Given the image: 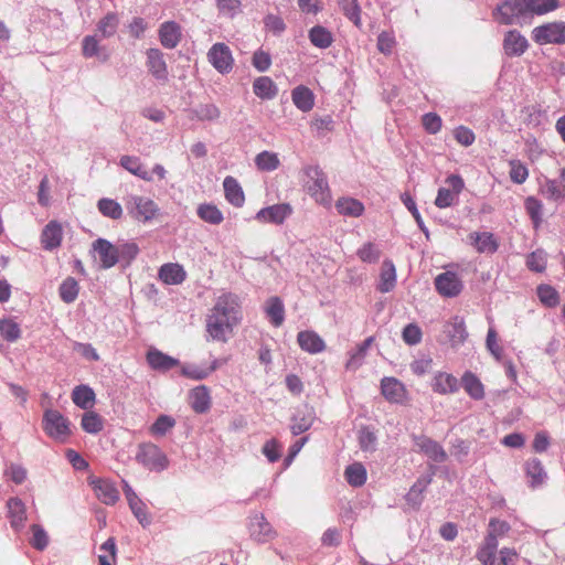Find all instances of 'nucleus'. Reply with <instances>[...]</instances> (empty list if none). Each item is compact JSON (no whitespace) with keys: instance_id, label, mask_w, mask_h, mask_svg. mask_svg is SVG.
Masks as SVG:
<instances>
[{"instance_id":"f257e3e1","label":"nucleus","mask_w":565,"mask_h":565,"mask_svg":"<svg viewBox=\"0 0 565 565\" xmlns=\"http://www.w3.org/2000/svg\"><path fill=\"white\" fill-rule=\"evenodd\" d=\"M241 306L237 296H220L206 317V332L213 341L225 343L234 328L241 322Z\"/></svg>"},{"instance_id":"f03ea898","label":"nucleus","mask_w":565,"mask_h":565,"mask_svg":"<svg viewBox=\"0 0 565 565\" xmlns=\"http://www.w3.org/2000/svg\"><path fill=\"white\" fill-rule=\"evenodd\" d=\"M305 186L315 201L321 205L331 204V191L324 172L319 167H308L305 169Z\"/></svg>"},{"instance_id":"7ed1b4c3","label":"nucleus","mask_w":565,"mask_h":565,"mask_svg":"<svg viewBox=\"0 0 565 565\" xmlns=\"http://www.w3.org/2000/svg\"><path fill=\"white\" fill-rule=\"evenodd\" d=\"M128 214L139 223H150L160 214L159 205L150 198L130 195L126 201Z\"/></svg>"},{"instance_id":"20e7f679","label":"nucleus","mask_w":565,"mask_h":565,"mask_svg":"<svg viewBox=\"0 0 565 565\" xmlns=\"http://www.w3.org/2000/svg\"><path fill=\"white\" fill-rule=\"evenodd\" d=\"M42 427L44 433L57 443H65L71 434V423L61 412L46 409L43 414Z\"/></svg>"},{"instance_id":"39448f33","label":"nucleus","mask_w":565,"mask_h":565,"mask_svg":"<svg viewBox=\"0 0 565 565\" xmlns=\"http://www.w3.org/2000/svg\"><path fill=\"white\" fill-rule=\"evenodd\" d=\"M526 0H504L493 11L494 18L505 25L521 23L530 17Z\"/></svg>"},{"instance_id":"423d86ee","label":"nucleus","mask_w":565,"mask_h":565,"mask_svg":"<svg viewBox=\"0 0 565 565\" xmlns=\"http://www.w3.org/2000/svg\"><path fill=\"white\" fill-rule=\"evenodd\" d=\"M136 460L150 471H162L169 465L166 454L152 443H142L138 446Z\"/></svg>"},{"instance_id":"0eeeda50","label":"nucleus","mask_w":565,"mask_h":565,"mask_svg":"<svg viewBox=\"0 0 565 565\" xmlns=\"http://www.w3.org/2000/svg\"><path fill=\"white\" fill-rule=\"evenodd\" d=\"M532 39L537 44H565V22L555 21L539 25L532 31Z\"/></svg>"},{"instance_id":"6e6552de","label":"nucleus","mask_w":565,"mask_h":565,"mask_svg":"<svg viewBox=\"0 0 565 565\" xmlns=\"http://www.w3.org/2000/svg\"><path fill=\"white\" fill-rule=\"evenodd\" d=\"M446 183L450 189L440 188L435 199V205L439 209H446L454 205L458 201V195L465 188L463 179L459 174L448 175Z\"/></svg>"},{"instance_id":"1a4fd4ad","label":"nucleus","mask_w":565,"mask_h":565,"mask_svg":"<svg viewBox=\"0 0 565 565\" xmlns=\"http://www.w3.org/2000/svg\"><path fill=\"white\" fill-rule=\"evenodd\" d=\"M211 65L221 74H228L234 67V57L231 49L222 42L215 43L207 52Z\"/></svg>"},{"instance_id":"9d476101","label":"nucleus","mask_w":565,"mask_h":565,"mask_svg":"<svg viewBox=\"0 0 565 565\" xmlns=\"http://www.w3.org/2000/svg\"><path fill=\"white\" fill-rule=\"evenodd\" d=\"M435 287L443 297L452 298L461 292L463 285L456 273L448 270L435 278Z\"/></svg>"},{"instance_id":"9b49d317","label":"nucleus","mask_w":565,"mask_h":565,"mask_svg":"<svg viewBox=\"0 0 565 565\" xmlns=\"http://www.w3.org/2000/svg\"><path fill=\"white\" fill-rule=\"evenodd\" d=\"M413 440L415 443V446L419 449V451L427 456L434 462L441 463L447 460L446 450L436 440L424 435L413 436Z\"/></svg>"},{"instance_id":"f8f14e48","label":"nucleus","mask_w":565,"mask_h":565,"mask_svg":"<svg viewBox=\"0 0 565 565\" xmlns=\"http://www.w3.org/2000/svg\"><path fill=\"white\" fill-rule=\"evenodd\" d=\"M89 484L99 501L107 505H114L119 500V491L114 482L107 479H92Z\"/></svg>"},{"instance_id":"ddd939ff","label":"nucleus","mask_w":565,"mask_h":565,"mask_svg":"<svg viewBox=\"0 0 565 565\" xmlns=\"http://www.w3.org/2000/svg\"><path fill=\"white\" fill-rule=\"evenodd\" d=\"M93 249L98 254L100 265L105 269L114 267L119 262L116 245L105 238H97L93 243Z\"/></svg>"},{"instance_id":"4468645a","label":"nucleus","mask_w":565,"mask_h":565,"mask_svg":"<svg viewBox=\"0 0 565 565\" xmlns=\"http://www.w3.org/2000/svg\"><path fill=\"white\" fill-rule=\"evenodd\" d=\"M63 228L57 221H50L41 233V245L45 250H53L61 246Z\"/></svg>"},{"instance_id":"2eb2a0df","label":"nucleus","mask_w":565,"mask_h":565,"mask_svg":"<svg viewBox=\"0 0 565 565\" xmlns=\"http://www.w3.org/2000/svg\"><path fill=\"white\" fill-rule=\"evenodd\" d=\"M430 472L426 476H422L417 479V481L412 486L409 491L406 493L405 499L408 504L414 508H419L423 502V492L426 488L431 483L433 477L436 471L435 466H429Z\"/></svg>"},{"instance_id":"dca6fc26","label":"nucleus","mask_w":565,"mask_h":565,"mask_svg":"<svg viewBox=\"0 0 565 565\" xmlns=\"http://www.w3.org/2000/svg\"><path fill=\"white\" fill-rule=\"evenodd\" d=\"M8 519L10 525L14 531H20L24 527L26 521L25 504L19 498H10L7 501Z\"/></svg>"},{"instance_id":"f3484780","label":"nucleus","mask_w":565,"mask_h":565,"mask_svg":"<svg viewBox=\"0 0 565 565\" xmlns=\"http://www.w3.org/2000/svg\"><path fill=\"white\" fill-rule=\"evenodd\" d=\"M182 38V29L174 21L163 22L159 28V39L166 49H174L178 46Z\"/></svg>"},{"instance_id":"a211bd4d","label":"nucleus","mask_w":565,"mask_h":565,"mask_svg":"<svg viewBox=\"0 0 565 565\" xmlns=\"http://www.w3.org/2000/svg\"><path fill=\"white\" fill-rule=\"evenodd\" d=\"M297 342L301 350L310 354H317L326 350L324 340L312 330L300 331L297 335Z\"/></svg>"},{"instance_id":"6ab92c4d","label":"nucleus","mask_w":565,"mask_h":565,"mask_svg":"<svg viewBox=\"0 0 565 565\" xmlns=\"http://www.w3.org/2000/svg\"><path fill=\"white\" fill-rule=\"evenodd\" d=\"M527 40L516 30L508 31L503 40V49L509 56H520L527 50Z\"/></svg>"},{"instance_id":"aec40b11","label":"nucleus","mask_w":565,"mask_h":565,"mask_svg":"<svg viewBox=\"0 0 565 565\" xmlns=\"http://www.w3.org/2000/svg\"><path fill=\"white\" fill-rule=\"evenodd\" d=\"M158 276L167 285H179L185 280L186 273L180 264L168 263L160 267Z\"/></svg>"},{"instance_id":"412c9836","label":"nucleus","mask_w":565,"mask_h":565,"mask_svg":"<svg viewBox=\"0 0 565 565\" xmlns=\"http://www.w3.org/2000/svg\"><path fill=\"white\" fill-rule=\"evenodd\" d=\"M433 391L447 395L456 393L459 390L458 380L450 373L437 372L431 383Z\"/></svg>"},{"instance_id":"4be33fe9","label":"nucleus","mask_w":565,"mask_h":565,"mask_svg":"<svg viewBox=\"0 0 565 565\" xmlns=\"http://www.w3.org/2000/svg\"><path fill=\"white\" fill-rule=\"evenodd\" d=\"M147 362L151 369L166 372L179 365V361L157 349H151L147 353Z\"/></svg>"},{"instance_id":"5701e85b","label":"nucleus","mask_w":565,"mask_h":565,"mask_svg":"<svg viewBox=\"0 0 565 565\" xmlns=\"http://www.w3.org/2000/svg\"><path fill=\"white\" fill-rule=\"evenodd\" d=\"M147 66L149 72L157 79H167L168 71L163 54L158 49H149L147 51Z\"/></svg>"},{"instance_id":"b1692460","label":"nucleus","mask_w":565,"mask_h":565,"mask_svg":"<svg viewBox=\"0 0 565 565\" xmlns=\"http://www.w3.org/2000/svg\"><path fill=\"white\" fill-rule=\"evenodd\" d=\"M381 392L383 396L391 403H402L405 395L404 385L395 377L382 379Z\"/></svg>"},{"instance_id":"393cba45","label":"nucleus","mask_w":565,"mask_h":565,"mask_svg":"<svg viewBox=\"0 0 565 565\" xmlns=\"http://www.w3.org/2000/svg\"><path fill=\"white\" fill-rule=\"evenodd\" d=\"M445 332L447 333L452 347L462 344L468 337L465 321L459 316L451 318L445 327Z\"/></svg>"},{"instance_id":"a878e982","label":"nucleus","mask_w":565,"mask_h":565,"mask_svg":"<svg viewBox=\"0 0 565 565\" xmlns=\"http://www.w3.org/2000/svg\"><path fill=\"white\" fill-rule=\"evenodd\" d=\"M291 100L303 113L310 111L315 106V95L305 85H299L291 90Z\"/></svg>"},{"instance_id":"bb28decb","label":"nucleus","mask_w":565,"mask_h":565,"mask_svg":"<svg viewBox=\"0 0 565 565\" xmlns=\"http://www.w3.org/2000/svg\"><path fill=\"white\" fill-rule=\"evenodd\" d=\"M223 186L226 201L236 207L243 206L245 194L237 180L228 175L224 179Z\"/></svg>"},{"instance_id":"cd10ccee","label":"nucleus","mask_w":565,"mask_h":565,"mask_svg":"<svg viewBox=\"0 0 565 565\" xmlns=\"http://www.w3.org/2000/svg\"><path fill=\"white\" fill-rule=\"evenodd\" d=\"M125 494L128 501V504L134 513V515L138 519L139 523L142 526H147L150 524V519L147 514L146 504L138 498V495L132 491V489L126 484Z\"/></svg>"},{"instance_id":"c85d7f7f","label":"nucleus","mask_w":565,"mask_h":565,"mask_svg":"<svg viewBox=\"0 0 565 565\" xmlns=\"http://www.w3.org/2000/svg\"><path fill=\"white\" fill-rule=\"evenodd\" d=\"M192 409L198 414L206 413L211 407L210 390L205 385L193 388L190 393Z\"/></svg>"},{"instance_id":"c756f323","label":"nucleus","mask_w":565,"mask_h":565,"mask_svg":"<svg viewBox=\"0 0 565 565\" xmlns=\"http://www.w3.org/2000/svg\"><path fill=\"white\" fill-rule=\"evenodd\" d=\"M461 384L472 399L480 401L484 397V386L475 373L466 371L461 377Z\"/></svg>"},{"instance_id":"7c9ffc66","label":"nucleus","mask_w":565,"mask_h":565,"mask_svg":"<svg viewBox=\"0 0 565 565\" xmlns=\"http://www.w3.org/2000/svg\"><path fill=\"white\" fill-rule=\"evenodd\" d=\"M526 477L530 479V487L542 486L547 477L542 462L537 458L527 460L524 465Z\"/></svg>"},{"instance_id":"2f4dec72","label":"nucleus","mask_w":565,"mask_h":565,"mask_svg":"<svg viewBox=\"0 0 565 565\" xmlns=\"http://www.w3.org/2000/svg\"><path fill=\"white\" fill-rule=\"evenodd\" d=\"M313 423V414L311 409L305 406L299 409L291 418L290 430L297 436L307 431Z\"/></svg>"},{"instance_id":"473e14b6","label":"nucleus","mask_w":565,"mask_h":565,"mask_svg":"<svg viewBox=\"0 0 565 565\" xmlns=\"http://www.w3.org/2000/svg\"><path fill=\"white\" fill-rule=\"evenodd\" d=\"M498 540L492 535H486L483 544L477 551V558L483 565L495 564V553L498 550Z\"/></svg>"},{"instance_id":"72a5a7b5","label":"nucleus","mask_w":565,"mask_h":565,"mask_svg":"<svg viewBox=\"0 0 565 565\" xmlns=\"http://www.w3.org/2000/svg\"><path fill=\"white\" fill-rule=\"evenodd\" d=\"M120 164L124 169L129 171L131 174L140 178L143 181H151V172L140 162L139 158L132 156H122L120 158Z\"/></svg>"},{"instance_id":"f704fd0d","label":"nucleus","mask_w":565,"mask_h":565,"mask_svg":"<svg viewBox=\"0 0 565 565\" xmlns=\"http://www.w3.org/2000/svg\"><path fill=\"white\" fill-rule=\"evenodd\" d=\"M473 246L479 253H494L498 249V243L493 237V234L483 232H473L469 235Z\"/></svg>"},{"instance_id":"c9c22d12","label":"nucleus","mask_w":565,"mask_h":565,"mask_svg":"<svg viewBox=\"0 0 565 565\" xmlns=\"http://www.w3.org/2000/svg\"><path fill=\"white\" fill-rule=\"evenodd\" d=\"M95 393L87 385H78L72 392L73 403L82 409L92 408L95 404Z\"/></svg>"},{"instance_id":"e433bc0d","label":"nucleus","mask_w":565,"mask_h":565,"mask_svg":"<svg viewBox=\"0 0 565 565\" xmlns=\"http://www.w3.org/2000/svg\"><path fill=\"white\" fill-rule=\"evenodd\" d=\"M396 285V269L392 260L385 259L382 265L381 280L377 290L381 292L391 291Z\"/></svg>"},{"instance_id":"4c0bfd02","label":"nucleus","mask_w":565,"mask_h":565,"mask_svg":"<svg viewBox=\"0 0 565 565\" xmlns=\"http://www.w3.org/2000/svg\"><path fill=\"white\" fill-rule=\"evenodd\" d=\"M198 216L212 225H218L224 221L222 211L212 203L200 204L196 209Z\"/></svg>"},{"instance_id":"58836bf2","label":"nucleus","mask_w":565,"mask_h":565,"mask_svg":"<svg viewBox=\"0 0 565 565\" xmlns=\"http://www.w3.org/2000/svg\"><path fill=\"white\" fill-rule=\"evenodd\" d=\"M220 366L218 360H213V362L209 366H199V365H184L182 367V374L191 380L200 381L206 379L211 373H213Z\"/></svg>"},{"instance_id":"ea45409f","label":"nucleus","mask_w":565,"mask_h":565,"mask_svg":"<svg viewBox=\"0 0 565 565\" xmlns=\"http://www.w3.org/2000/svg\"><path fill=\"white\" fill-rule=\"evenodd\" d=\"M338 212L345 216L358 217L362 215L364 211L363 204L353 198H342L335 203Z\"/></svg>"},{"instance_id":"a19ab883","label":"nucleus","mask_w":565,"mask_h":565,"mask_svg":"<svg viewBox=\"0 0 565 565\" xmlns=\"http://www.w3.org/2000/svg\"><path fill=\"white\" fill-rule=\"evenodd\" d=\"M253 89L256 96L263 99H270L278 93V88L275 83L267 76H260L255 79Z\"/></svg>"},{"instance_id":"79ce46f5","label":"nucleus","mask_w":565,"mask_h":565,"mask_svg":"<svg viewBox=\"0 0 565 565\" xmlns=\"http://www.w3.org/2000/svg\"><path fill=\"white\" fill-rule=\"evenodd\" d=\"M249 532L254 540L260 542L266 541L270 536L271 527L264 516L256 515L250 520Z\"/></svg>"},{"instance_id":"37998d69","label":"nucleus","mask_w":565,"mask_h":565,"mask_svg":"<svg viewBox=\"0 0 565 565\" xmlns=\"http://www.w3.org/2000/svg\"><path fill=\"white\" fill-rule=\"evenodd\" d=\"M540 301L547 308H555L561 302L558 291L551 285L542 284L536 288Z\"/></svg>"},{"instance_id":"c03bdc74","label":"nucleus","mask_w":565,"mask_h":565,"mask_svg":"<svg viewBox=\"0 0 565 565\" xmlns=\"http://www.w3.org/2000/svg\"><path fill=\"white\" fill-rule=\"evenodd\" d=\"M309 40L315 46L319 49H327L332 44L333 38L327 28L322 25H315L309 31Z\"/></svg>"},{"instance_id":"a18cd8bd","label":"nucleus","mask_w":565,"mask_h":565,"mask_svg":"<svg viewBox=\"0 0 565 565\" xmlns=\"http://www.w3.org/2000/svg\"><path fill=\"white\" fill-rule=\"evenodd\" d=\"M344 475L348 483L352 487H362L366 481V469L361 462L348 466Z\"/></svg>"},{"instance_id":"49530a36","label":"nucleus","mask_w":565,"mask_h":565,"mask_svg":"<svg viewBox=\"0 0 565 565\" xmlns=\"http://www.w3.org/2000/svg\"><path fill=\"white\" fill-rule=\"evenodd\" d=\"M81 426L88 434H98L104 428V420L99 414L89 411L83 415Z\"/></svg>"},{"instance_id":"de8ad7c7","label":"nucleus","mask_w":565,"mask_h":565,"mask_svg":"<svg viewBox=\"0 0 565 565\" xmlns=\"http://www.w3.org/2000/svg\"><path fill=\"white\" fill-rule=\"evenodd\" d=\"M98 211L106 217L119 220L122 216L121 205L113 199H100L97 203Z\"/></svg>"},{"instance_id":"09e8293b","label":"nucleus","mask_w":565,"mask_h":565,"mask_svg":"<svg viewBox=\"0 0 565 565\" xmlns=\"http://www.w3.org/2000/svg\"><path fill=\"white\" fill-rule=\"evenodd\" d=\"M256 220L260 223L280 224V223H282V206L281 205H273V206L262 209L256 214Z\"/></svg>"},{"instance_id":"8fccbe9b","label":"nucleus","mask_w":565,"mask_h":565,"mask_svg":"<svg viewBox=\"0 0 565 565\" xmlns=\"http://www.w3.org/2000/svg\"><path fill=\"white\" fill-rule=\"evenodd\" d=\"M116 542L109 537L99 547L98 562L99 565H115L116 563Z\"/></svg>"},{"instance_id":"3c124183","label":"nucleus","mask_w":565,"mask_h":565,"mask_svg":"<svg viewBox=\"0 0 565 565\" xmlns=\"http://www.w3.org/2000/svg\"><path fill=\"white\" fill-rule=\"evenodd\" d=\"M339 7L343 14L351 20L356 26L361 25V8L358 0H338Z\"/></svg>"},{"instance_id":"603ef678","label":"nucleus","mask_w":565,"mask_h":565,"mask_svg":"<svg viewBox=\"0 0 565 565\" xmlns=\"http://www.w3.org/2000/svg\"><path fill=\"white\" fill-rule=\"evenodd\" d=\"M530 17L533 14H545L558 8V0H526Z\"/></svg>"},{"instance_id":"864d4df0","label":"nucleus","mask_w":565,"mask_h":565,"mask_svg":"<svg viewBox=\"0 0 565 565\" xmlns=\"http://www.w3.org/2000/svg\"><path fill=\"white\" fill-rule=\"evenodd\" d=\"M542 194L552 201H557L565 196V184H562L558 180H546L542 186Z\"/></svg>"},{"instance_id":"5fc2aeb1","label":"nucleus","mask_w":565,"mask_h":565,"mask_svg":"<svg viewBox=\"0 0 565 565\" xmlns=\"http://www.w3.org/2000/svg\"><path fill=\"white\" fill-rule=\"evenodd\" d=\"M0 334L8 342H14L21 337L19 324L12 319L0 320Z\"/></svg>"},{"instance_id":"6e6d98bb","label":"nucleus","mask_w":565,"mask_h":565,"mask_svg":"<svg viewBox=\"0 0 565 565\" xmlns=\"http://www.w3.org/2000/svg\"><path fill=\"white\" fill-rule=\"evenodd\" d=\"M116 247L119 262H124L126 265H130L139 254V247L135 242H124L116 245Z\"/></svg>"},{"instance_id":"4d7b16f0","label":"nucleus","mask_w":565,"mask_h":565,"mask_svg":"<svg viewBox=\"0 0 565 565\" xmlns=\"http://www.w3.org/2000/svg\"><path fill=\"white\" fill-rule=\"evenodd\" d=\"M524 206L534 226L539 227L542 222V202L534 196H529L525 199Z\"/></svg>"},{"instance_id":"13d9d810","label":"nucleus","mask_w":565,"mask_h":565,"mask_svg":"<svg viewBox=\"0 0 565 565\" xmlns=\"http://www.w3.org/2000/svg\"><path fill=\"white\" fill-rule=\"evenodd\" d=\"M78 290L77 281L68 277L60 286V297L64 302L71 303L77 298Z\"/></svg>"},{"instance_id":"bf43d9fd","label":"nucleus","mask_w":565,"mask_h":565,"mask_svg":"<svg viewBox=\"0 0 565 565\" xmlns=\"http://www.w3.org/2000/svg\"><path fill=\"white\" fill-rule=\"evenodd\" d=\"M373 341H374V337H369L362 343H360L358 345L355 352H353L351 354V358L347 363V369H351V367L355 369L362 364V361L365 358L366 352H367L369 348L371 347V344L373 343Z\"/></svg>"},{"instance_id":"052dcab7","label":"nucleus","mask_w":565,"mask_h":565,"mask_svg":"<svg viewBox=\"0 0 565 565\" xmlns=\"http://www.w3.org/2000/svg\"><path fill=\"white\" fill-rule=\"evenodd\" d=\"M255 163L262 171H271L278 168L279 158L276 153L263 151L256 156Z\"/></svg>"},{"instance_id":"680f3d73","label":"nucleus","mask_w":565,"mask_h":565,"mask_svg":"<svg viewBox=\"0 0 565 565\" xmlns=\"http://www.w3.org/2000/svg\"><path fill=\"white\" fill-rule=\"evenodd\" d=\"M377 437L375 433L367 426H363L359 430V445L363 451H375Z\"/></svg>"},{"instance_id":"e2e57ef3","label":"nucleus","mask_w":565,"mask_h":565,"mask_svg":"<svg viewBox=\"0 0 565 565\" xmlns=\"http://www.w3.org/2000/svg\"><path fill=\"white\" fill-rule=\"evenodd\" d=\"M401 200L404 203V205L407 207V210L412 213V215L415 218L420 231L425 234V236L427 238H429V231L426 227V225L424 224V221L420 216V213L417 210L414 199L407 192H405L401 195Z\"/></svg>"},{"instance_id":"0e129e2a","label":"nucleus","mask_w":565,"mask_h":565,"mask_svg":"<svg viewBox=\"0 0 565 565\" xmlns=\"http://www.w3.org/2000/svg\"><path fill=\"white\" fill-rule=\"evenodd\" d=\"M175 425V420L168 415H160L150 426L149 431L152 436H164Z\"/></svg>"},{"instance_id":"69168bd1","label":"nucleus","mask_w":565,"mask_h":565,"mask_svg":"<svg viewBox=\"0 0 565 565\" xmlns=\"http://www.w3.org/2000/svg\"><path fill=\"white\" fill-rule=\"evenodd\" d=\"M118 23L117 14L110 12L98 22L97 29L104 38H109L116 33Z\"/></svg>"},{"instance_id":"338daca9","label":"nucleus","mask_w":565,"mask_h":565,"mask_svg":"<svg viewBox=\"0 0 565 565\" xmlns=\"http://www.w3.org/2000/svg\"><path fill=\"white\" fill-rule=\"evenodd\" d=\"M510 164V179L515 184H522L526 181L529 177V170L524 163H522L520 160H511L509 162Z\"/></svg>"},{"instance_id":"774afa93","label":"nucleus","mask_w":565,"mask_h":565,"mask_svg":"<svg viewBox=\"0 0 565 565\" xmlns=\"http://www.w3.org/2000/svg\"><path fill=\"white\" fill-rule=\"evenodd\" d=\"M266 313L274 326H280L282 321V306L278 297H273L268 300L266 306Z\"/></svg>"}]
</instances>
